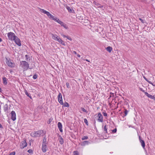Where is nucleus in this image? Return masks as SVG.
<instances>
[{
    "label": "nucleus",
    "mask_w": 155,
    "mask_h": 155,
    "mask_svg": "<svg viewBox=\"0 0 155 155\" xmlns=\"http://www.w3.org/2000/svg\"><path fill=\"white\" fill-rule=\"evenodd\" d=\"M8 110V107L7 104H6L4 106V110L6 112Z\"/></svg>",
    "instance_id": "4be33fe9"
},
{
    "label": "nucleus",
    "mask_w": 155,
    "mask_h": 155,
    "mask_svg": "<svg viewBox=\"0 0 155 155\" xmlns=\"http://www.w3.org/2000/svg\"><path fill=\"white\" fill-rule=\"evenodd\" d=\"M43 133V130H40L36 132H35L34 133H31V136L33 137H36L38 136H40L41 134Z\"/></svg>",
    "instance_id": "f257e3e1"
},
{
    "label": "nucleus",
    "mask_w": 155,
    "mask_h": 155,
    "mask_svg": "<svg viewBox=\"0 0 155 155\" xmlns=\"http://www.w3.org/2000/svg\"><path fill=\"white\" fill-rule=\"evenodd\" d=\"M0 128H3V127L2 124L0 123Z\"/></svg>",
    "instance_id": "a18cd8bd"
},
{
    "label": "nucleus",
    "mask_w": 155,
    "mask_h": 155,
    "mask_svg": "<svg viewBox=\"0 0 155 155\" xmlns=\"http://www.w3.org/2000/svg\"><path fill=\"white\" fill-rule=\"evenodd\" d=\"M28 152L31 153H32L33 152V150H31V149H29L28 150Z\"/></svg>",
    "instance_id": "f704fd0d"
},
{
    "label": "nucleus",
    "mask_w": 155,
    "mask_h": 155,
    "mask_svg": "<svg viewBox=\"0 0 155 155\" xmlns=\"http://www.w3.org/2000/svg\"><path fill=\"white\" fill-rule=\"evenodd\" d=\"M15 151L11 152L9 155H15Z\"/></svg>",
    "instance_id": "4c0bfd02"
},
{
    "label": "nucleus",
    "mask_w": 155,
    "mask_h": 155,
    "mask_svg": "<svg viewBox=\"0 0 155 155\" xmlns=\"http://www.w3.org/2000/svg\"><path fill=\"white\" fill-rule=\"evenodd\" d=\"M59 141L60 143L61 144H63L64 143V141L63 139L61 137V136H59Z\"/></svg>",
    "instance_id": "a211bd4d"
},
{
    "label": "nucleus",
    "mask_w": 155,
    "mask_h": 155,
    "mask_svg": "<svg viewBox=\"0 0 155 155\" xmlns=\"http://www.w3.org/2000/svg\"><path fill=\"white\" fill-rule=\"evenodd\" d=\"M51 35L52 38L57 41V39H58L59 38L56 35H54L53 34L51 33Z\"/></svg>",
    "instance_id": "2eb2a0df"
},
{
    "label": "nucleus",
    "mask_w": 155,
    "mask_h": 155,
    "mask_svg": "<svg viewBox=\"0 0 155 155\" xmlns=\"http://www.w3.org/2000/svg\"><path fill=\"white\" fill-rule=\"evenodd\" d=\"M25 57L26 58V61H28V59L29 58V57H28L27 55H25Z\"/></svg>",
    "instance_id": "c9c22d12"
},
{
    "label": "nucleus",
    "mask_w": 155,
    "mask_h": 155,
    "mask_svg": "<svg viewBox=\"0 0 155 155\" xmlns=\"http://www.w3.org/2000/svg\"><path fill=\"white\" fill-rule=\"evenodd\" d=\"M117 130L116 128H115L114 129L112 130V132L113 133H115L116 132Z\"/></svg>",
    "instance_id": "e433bc0d"
},
{
    "label": "nucleus",
    "mask_w": 155,
    "mask_h": 155,
    "mask_svg": "<svg viewBox=\"0 0 155 155\" xmlns=\"http://www.w3.org/2000/svg\"><path fill=\"white\" fill-rule=\"evenodd\" d=\"M38 75L36 74H35L33 76V78L34 79H35L37 78Z\"/></svg>",
    "instance_id": "72a5a7b5"
},
{
    "label": "nucleus",
    "mask_w": 155,
    "mask_h": 155,
    "mask_svg": "<svg viewBox=\"0 0 155 155\" xmlns=\"http://www.w3.org/2000/svg\"><path fill=\"white\" fill-rule=\"evenodd\" d=\"M21 65H22L24 70H26L29 67V64L27 62L25 61H21L20 62Z\"/></svg>",
    "instance_id": "f03ea898"
},
{
    "label": "nucleus",
    "mask_w": 155,
    "mask_h": 155,
    "mask_svg": "<svg viewBox=\"0 0 155 155\" xmlns=\"http://www.w3.org/2000/svg\"><path fill=\"white\" fill-rule=\"evenodd\" d=\"M153 85L155 86V85L154 84H153Z\"/></svg>",
    "instance_id": "bf43d9fd"
},
{
    "label": "nucleus",
    "mask_w": 155,
    "mask_h": 155,
    "mask_svg": "<svg viewBox=\"0 0 155 155\" xmlns=\"http://www.w3.org/2000/svg\"><path fill=\"white\" fill-rule=\"evenodd\" d=\"M29 68V69H31V68Z\"/></svg>",
    "instance_id": "13d9d810"
},
{
    "label": "nucleus",
    "mask_w": 155,
    "mask_h": 155,
    "mask_svg": "<svg viewBox=\"0 0 155 155\" xmlns=\"http://www.w3.org/2000/svg\"><path fill=\"white\" fill-rule=\"evenodd\" d=\"M139 20L141 21V22L143 23H144V20L143 19H142L141 18H139Z\"/></svg>",
    "instance_id": "37998d69"
},
{
    "label": "nucleus",
    "mask_w": 155,
    "mask_h": 155,
    "mask_svg": "<svg viewBox=\"0 0 155 155\" xmlns=\"http://www.w3.org/2000/svg\"><path fill=\"white\" fill-rule=\"evenodd\" d=\"M74 155H79L78 152L77 151H75L74 152Z\"/></svg>",
    "instance_id": "473e14b6"
},
{
    "label": "nucleus",
    "mask_w": 155,
    "mask_h": 155,
    "mask_svg": "<svg viewBox=\"0 0 155 155\" xmlns=\"http://www.w3.org/2000/svg\"><path fill=\"white\" fill-rule=\"evenodd\" d=\"M2 80L4 84L5 85L7 84V82L6 78L5 77H4L2 78Z\"/></svg>",
    "instance_id": "6ab92c4d"
},
{
    "label": "nucleus",
    "mask_w": 155,
    "mask_h": 155,
    "mask_svg": "<svg viewBox=\"0 0 155 155\" xmlns=\"http://www.w3.org/2000/svg\"><path fill=\"white\" fill-rule=\"evenodd\" d=\"M84 122L87 125H88V121L87 119H84Z\"/></svg>",
    "instance_id": "2f4dec72"
},
{
    "label": "nucleus",
    "mask_w": 155,
    "mask_h": 155,
    "mask_svg": "<svg viewBox=\"0 0 155 155\" xmlns=\"http://www.w3.org/2000/svg\"><path fill=\"white\" fill-rule=\"evenodd\" d=\"M124 116H126L127 115V113L129 111L127 110L126 109H124Z\"/></svg>",
    "instance_id": "b1692460"
},
{
    "label": "nucleus",
    "mask_w": 155,
    "mask_h": 155,
    "mask_svg": "<svg viewBox=\"0 0 155 155\" xmlns=\"http://www.w3.org/2000/svg\"><path fill=\"white\" fill-rule=\"evenodd\" d=\"M86 61H88V62H90V61L87 59H86Z\"/></svg>",
    "instance_id": "6e6d98bb"
},
{
    "label": "nucleus",
    "mask_w": 155,
    "mask_h": 155,
    "mask_svg": "<svg viewBox=\"0 0 155 155\" xmlns=\"http://www.w3.org/2000/svg\"><path fill=\"white\" fill-rule=\"evenodd\" d=\"M103 114L104 116L106 117L107 116V114L106 113L104 112L103 113Z\"/></svg>",
    "instance_id": "a19ab883"
},
{
    "label": "nucleus",
    "mask_w": 155,
    "mask_h": 155,
    "mask_svg": "<svg viewBox=\"0 0 155 155\" xmlns=\"http://www.w3.org/2000/svg\"><path fill=\"white\" fill-rule=\"evenodd\" d=\"M50 121H49L48 122V124H49L50 123Z\"/></svg>",
    "instance_id": "4d7b16f0"
},
{
    "label": "nucleus",
    "mask_w": 155,
    "mask_h": 155,
    "mask_svg": "<svg viewBox=\"0 0 155 155\" xmlns=\"http://www.w3.org/2000/svg\"><path fill=\"white\" fill-rule=\"evenodd\" d=\"M27 145V144L25 140L21 142V149H23L26 147Z\"/></svg>",
    "instance_id": "6e6552de"
},
{
    "label": "nucleus",
    "mask_w": 155,
    "mask_h": 155,
    "mask_svg": "<svg viewBox=\"0 0 155 155\" xmlns=\"http://www.w3.org/2000/svg\"><path fill=\"white\" fill-rule=\"evenodd\" d=\"M97 117H98L97 120L98 121L101 122H103V117L101 113H98Z\"/></svg>",
    "instance_id": "0eeeda50"
},
{
    "label": "nucleus",
    "mask_w": 155,
    "mask_h": 155,
    "mask_svg": "<svg viewBox=\"0 0 155 155\" xmlns=\"http://www.w3.org/2000/svg\"><path fill=\"white\" fill-rule=\"evenodd\" d=\"M88 138V137L87 136H84L81 138V140H87Z\"/></svg>",
    "instance_id": "c85d7f7f"
},
{
    "label": "nucleus",
    "mask_w": 155,
    "mask_h": 155,
    "mask_svg": "<svg viewBox=\"0 0 155 155\" xmlns=\"http://www.w3.org/2000/svg\"><path fill=\"white\" fill-rule=\"evenodd\" d=\"M58 23L61 25L63 23V22L61 21L60 20L59 21V22Z\"/></svg>",
    "instance_id": "79ce46f5"
},
{
    "label": "nucleus",
    "mask_w": 155,
    "mask_h": 155,
    "mask_svg": "<svg viewBox=\"0 0 155 155\" xmlns=\"http://www.w3.org/2000/svg\"><path fill=\"white\" fill-rule=\"evenodd\" d=\"M66 85L67 87L68 88H69L70 87V86L69 83L68 82L66 83Z\"/></svg>",
    "instance_id": "58836bf2"
},
{
    "label": "nucleus",
    "mask_w": 155,
    "mask_h": 155,
    "mask_svg": "<svg viewBox=\"0 0 155 155\" xmlns=\"http://www.w3.org/2000/svg\"><path fill=\"white\" fill-rule=\"evenodd\" d=\"M46 143H45V142H44V140L43 141V143H42V150L43 152L45 153L46 152Z\"/></svg>",
    "instance_id": "1a4fd4ad"
},
{
    "label": "nucleus",
    "mask_w": 155,
    "mask_h": 155,
    "mask_svg": "<svg viewBox=\"0 0 155 155\" xmlns=\"http://www.w3.org/2000/svg\"><path fill=\"white\" fill-rule=\"evenodd\" d=\"M14 41L15 43L18 46H20L21 45V41L20 39L17 37L16 38H15L14 40H13Z\"/></svg>",
    "instance_id": "39448f33"
},
{
    "label": "nucleus",
    "mask_w": 155,
    "mask_h": 155,
    "mask_svg": "<svg viewBox=\"0 0 155 155\" xmlns=\"http://www.w3.org/2000/svg\"><path fill=\"white\" fill-rule=\"evenodd\" d=\"M55 18V17L53 16V15H52L51 14L50 15V17H49V18H50L51 19L53 20L54 19V18Z\"/></svg>",
    "instance_id": "bb28decb"
},
{
    "label": "nucleus",
    "mask_w": 155,
    "mask_h": 155,
    "mask_svg": "<svg viewBox=\"0 0 155 155\" xmlns=\"http://www.w3.org/2000/svg\"><path fill=\"white\" fill-rule=\"evenodd\" d=\"M53 20L58 23L59 22V21H60L59 19L56 17H55L54 19Z\"/></svg>",
    "instance_id": "7c9ffc66"
},
{
    "label": "nucleus",
    "mask_w": 155,
    "mask_h": 155,
    "mask_svg": "<svg viewBox=\"0 0 155 155\" xmlns=\"http://www.w3.org/2000/svg\"><path fill=\"white\" fill-rule=\"evenodd\" d=\"M81 110L83 112H85L86 113H87L88 112L84 108L81 107Z\"/></svg>",
    "instance_id": "c756f323"
},
{
    "label": "nucleus",
    "mask_w": 155,
    "mask_h": 155,
    "mask_svg": "<svg viewBox=\"0 0 155 155\" xmlns=\"http://www.w3.org/2000/svg\"><path fill=\"white\" fill-rule=\"evenodd\" d=\"M6 63L9 67L11 68L14 67V66H13V63L11 62V60H8L7 61H6Z\"/></svg>",
    "instance_id": "4468645a"
},
{
    "label": "nucleus",
    "mask_w": 155,
    "mask_h": 155,
    "mask_svg": "<svg viewBox=\"0 0 155 155\" xmlns=\"http://www.w3.org/2000/svg\"><path fill=\"white\" fill-rule=\"evenodd\" d=\"M2 90L1 87H0V92L2 93Z\"/></svg>",
    "instance_id": "09e8293b"
},
{
    "label": "nucleus",
    "mask_w": 155,
    "mask_h": 155,
    "mask_svg": "<svg viewBox=\"0 0 155 155\" xmlns=\"http://www.w3.org/2000/svg\"><path fill=\"white\" fill-rule=\"evenodd\" d=\"M149 83L151 84L152 85H153V84L150 81H148V80H147V81Z\"/></svg>",
    "instance_id": "c03bdc74"
},
{
    "label": "nucleus",
    "mask_w": 155,
    "mask_h": 155,
    "mask_svg": "<svg viewBox=\"0 0 155 155\" xmlns=\"http://www.w3.org/2000/svg\"><path fill=\"white\" fill-rule=\"evenodd\" d=\"M145 94L148 97L150 98L151 99H153L155 101V96H152L151 95L149 94L147 92H144Z\"/></svg>",
    "instance_id": "9b49d317"
},
{
    "label": "nucleus",
    "mask_w": 155,
    "mask_h": 155,
    "mask_svg": "<svg viewBox=\"0 0 155 155\" xmlns=\"http://www.w3.org/2000/svg\"><path fill=\"white\" fill-rule=\"evenodd\" d=\"M144 78L146 81H147L148 80L145 77H144Z\"/></svg>",
    "instance_id": "8fccbe9b"
},
{
    "label": "nucleus",
    "mask_w": 155,
    "mask_h": 155,
    "mask_svg": "<svg viewBox=\"0 0 155 155\" xmlns=\"http://www.w3.org/2000/svg\"><path fill=\"white\" fill-rule=\"evenodd\" d=\"M97 5L98 7H100V6H99V5H100V4H97Z\"/></svg>",
    "instance_id": "3c124183"
},
{
    "label": "nucleus",
    "mask_w": 155,
    "mask_h": 155,
    "mask_svg": "<svg viewBox=\"0 0 155 155\" xmlns=\"http://www.w3.org/2000/svg\"><path fill=\"white\" fill-rule=\"evenodd\" d=\"M25 94L28 97L32 99V97L31 95H30L28 93L26 90L25 91Z\"/></svg>",
    "instance_id": "a878e982"
},
{
    "label": "nucleus",
    "mask_w": 155,
    "mask_h": 155,
    "mask_svg": "<svg viewBox=\"0 0 155 155\" xmlns=\"http://www.w3.org/2000/svg\"><path fill=\"white\" fill-rule=\"evenodd\" d=\"M11 118L13 120H15L16 119V114L14 111H12L11 113Z\"/></svg>",
    "instance_id": "423d86ee"
},
{
    "label": "nucleus",
    "mask_w": 155,
    "mask_h": 155,
    "mask_svg": "<svg viewBox=\"0 0 155 155\" xmlns=\"http://www.w3.org/2000/svg\"><path fill=\"white\" fill-rule=\"evenodd\" d=\"M57 39L58 40L57 41L59 42L61 44L64 46H65L66 45V44L64 42V41H62L61 39L60 38H59L58 39Z\"/></svg>",
    "instance_id": "dca6fc26"
},
{
    "label": "nucleus",
    "mask_w": 155,
    "mask_h": 155,
    "mask_svg": "<svg viewBox=\"0 0 155 155\" xmlns=\"http://www.w3.org/2000/svg\"><path fill=\"white\" fill-rule=\"evenodd\" d=\"M2 41V39L1 38H0V42H1Z\"/></svg>",
    "instance_id": "5fc2aeb1"
},
{
    "label": "nucleus",
    "mask_w": 155,
    "mask_h": 155,
    "mask_svg": "<svg viewBox=\"0 0 155 155\" xmlns=\"http://www.w3.org/2000/svg\"><path fill=\"white\" fill-rule=\"evenodd\" d=\"M46 139L45 138L44 139L43 141L44 140V142L45 143H46L45 142L46 141Z\"/></svg>",
    "instance_id": "49530a36"
},
{
    "label": "nucleus",
    "mask_w": 155,
    "mask_h": 155,
    "mask_svg": "<svg viewBox=\"0 0 155 155\" xmlns=\"http://www.w3.org/2000/svg\"><path fill=\"white\" fill-rule=\"evenodd\" d=\"M139 139L141 143L142 146L143 148H144L145 147V143L144 141L143 140H142L140 136H139Z\"/></svg>",
    "instance_id": "ddd939ff"
},
{
    "label": "nucleus",
    "mask_w": 155,
    "mask_h": 155,
    "mask_svg": "<svg viewBox=\"0 0 155 155\" xmlns=\"http://www.w3.org/2000/svg\"><path fill=\"white\" fill-rule=\"evenodd\" d=\"M58 99L59 103L61 105H63V101L61 94L59 93L58 95Z\"/></svg>",
    "instance_id": "20e7f679"
},
{
    "label": "nucleus",
    "mask_w": 155,
    "mask_h": 155,
    "mask_svg": "<svg viewBox=\"0 0 155 155\" xmlns=\"http://www.w3.org/2000/svg\"><path fill=\"white\" fill-rule=\"evenodd\" d=\"M77 56H78V57L79 58V57H80V55H79V54H77Z\"/></svg>",
    "instance_id": "603ef678"
},
{
    "label": "nucleus",
    "mask_w": 155,
    "mask_h": 155,
    "mask_svg": "<svg viewBox=\"0 0 155 155\" xmlns=\"http://www.w3.org/2000/svg\"><path fill=\"white\" fill-rule=\"evenodd\" d=\"M67 9L68 10V11L71 13H73L72 11V8H70V7L69 6H67L66 7Z\"/></svg>",
    "instance_id": "412c9836"
},
{
    "label": "nucleus",
    "mask_w": 155,
    "mask_h": 155,
    "mask_svg": "<svg viewBox=\"0 0 155 155\" xmlns=\"http://www.w3.org/2000/svg\"><path fill=\"white\" fill-rule=\"evenodd\" d=\"M8 39L11 41H13L17 37L15 34L12 32L8 33Z\"/></svg>",
    "instance_id": "7ed1b4c3"
},
{
    "label": "nucleus",
    "mask_w": 155,
    "mask_h": 155,
    "mask_svg": "<svg viewBox=\"0 0 155 155\" xmlns=\"http://www.w3.org/2000/svg\"><path fill=\"white\" fill-rule=\"evenodd\" d=\"M63 36L64 37H66H66H67V36H65V35H63Z\"/></svg>",
    "instance_id": "864d4df0"
},
{
    "label": "nucleus",
    "mask_w": 155,
    "mask_h": 155,
    "mask_svg": "<svg viewBox=\"0 0 155 155\" xmlns=\"http://www.w3.org/2000/svg\"><path fill=\"white\" fill-rule=\"evenodd\" d=\"M40 11L44 14H46V15L48 16L49 17L51 15V14L49 12L45 10L42 9H40Z\"/></svg>",
    "instance_id": "9d476101"
},
{
    "label": "nucleus",
    "mask_w": 155,
    "mask_h": 155,
    "mask_svg": "<svg viewBox=\"0 0 155 155\" xmlns=\"http://www.w3.org/2000/svg\"><path fill=\"white\" fill-rule=\"evenodd\" d=\"M63 106L64 107H69V105L67 102H65L64 104L63 103Z\"/></svg>",
    "instance_id": "5701e85b"
},
{
    "label": "nucleus",
    "mask_w": 155,
    "mask_h": 155,
    "mask_svg": "<svg viewBox=\"0 0 155 155\" xmlns=\"http://www.w3.org/2000/svg\"><path fill=\"white\" fill-rule=\"evenodd\" d=\"M58 126L60 131L61 132H63V130L62 129V126L61 123L60 122H58Z\"/></svg>",
    "instance_id": "f8f14e48"
},
{
    "label": "nucleus",
    "mask_w": 155,
    "mask_h": 155,
    "mask_svg": "<svg viewBox=\"0 0 155 155\" xmlns=\"http://www.w3.org/2000/svg\"><path fill=\"white\" fill-rule=\"evenodd\" d=\"M106 50L109 52H110L112 50V48L111 47L108 46Z\"/></svg>",
    "instance_id": "aec40b11"
},
{
    "label": "nucleus",
    "mask_w": 155,
    "mask_h": 155,
    "mask_svg": "<svg viewBox=\"0 0 155 155\" xmlns=\"http://www.w3.org/2000/svg\"><path fill=\"white\" fill-rule=\"evenodd\" d=\"M73 53L74 54H77V52H76V51H73Z\"/></svg>",
    "instance_id": "de8ad7c7"
},
{
    "label": "nucleus",
    "mask_w": 155,
    "mask_h": 155,
    "mask_svg": "<svg viewBox=\"0 0 155 155\" xmlns=\"http://www.w3.org/2000/svg\"><path fill=\"white\" fill-rule=\"evenodd\" d=\"M104 131L105 132V133H107V125H105L104 128Z\"/></svg>",
    "instance_id": "cd10ccee"
},
{
    "label": "nucleus",
    "mask_w": 155,
    "mask_h": 155,
    "mask_svg": "<svg viewBox=\"0 0 155 155\" xmlns=\"http://www.w3.org/2000/svg\"><path fill=\"white\" fill-rule=\"evenodd\" d=\"M90 142L88 141H87V140H85V141H83L81 145H82V146H85L86 145H88V144L89 143H90Z\"/></svg>",
    "instance_id": "f3484780"
},
{
    "label": "nucleus",
    "mask_w": 155,
    "mask_h": 155,
    "mask_svg": "<svg viewBox=\"0 0 155 155\" xmlns=\"http://www.w3.org/2000/svg\"><path fill=\"white\" fill-rule=\"evenodd\" d=\"M65 29H68V27L67 26L66 24L64 23H63L61 25Z\"/></svg>",
    "instance_id": "393cba45"
},
{
    "label": "nucleus",
    "mask_w": 155,
    "mask_h": 155,
    "mask_svg": "<svg viewBox=\"0 0 155 155\" xmlns=\"http://www.w3.org/2000/svg\"><path fill=\"white\" fill-rule=\"evenodd\" d=\"M66 38H67L69 40L71 41L72 40V39L70 37H69V36H67L66 37Z\"/></svg>",
    "instance_id": "ea45409f"
}]
</instances>
